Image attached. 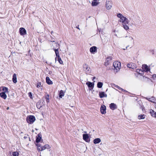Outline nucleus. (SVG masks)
<instances>
[{
	"label": "nucleus",
	"mask_w": 156,
	"mask_h": 156,
	"mask_svg": "<svg viewBox=\"0 0 156 156\" xmlns=\"http://www.w3.org/2000/svg\"><path fill=\"white\" fill-rule=\"evenodd\" d=\"M128 47V46H127L126 47V48H124L123 49L124 50H125L126 49H127V48Z\"/></svg>",
	"instance_id": "obj_38"
},
{
	"label": "nucleus",
	"mask_w": 156,
	"mask_h": 156,
	"mask_svg": "<svg viewBox=\"0 0 156 156\" xmlns=\"http://www.w3.org/2000/svg\"><path fill=\"white\" fill-rule=\"evenodd\" d=\"M46 101L47 103L49 102V96L48 94L45 96Z\"/></svg>",
	"instance_id": "obj_34"
},
{
	"label": "nucleus",
	"mask_w": 156,
	"mask_h": 156,
	"mask_svg": "<svg viewBox=\"0 0 156 156\" xmlns=\"http://www.w3.org/2000/svg\"><path fill=\"white\" fill-rule=\"evenodd\" d=\"M150 113L152 116L156 118V113L154 110H151Z\"/></svg>",
	"instance_id": "obj_24"
},
{
	"label": "nucleus",
	"mask_w": 156,
	"mask_h": 156,
	"mask_svg": "<svg viewBox=\"0 0 156 156\" xmlns=\"http://www.w3.org/2000/svg\"><path fill=\"white\" fill-rule=\"evenodd\" d=\"M56 44V45H58V44Z\"/></svg>",
	"instance_id": "obj_44"
},
{
	"label": "nucleus",
	"mask_w": 156,
	"mask_h": 156,
	"mask_svg": "<svg viewBox=\"0 0 156 156\" xmlns=\"http://www.w3.org/2000/svg\"><path fill=\"white\" fill-rule=\"evenodd\" d=\"M51 33H53L52 32H51Z\"/></svg>",
	"instance_id": "obj_46"
},
{
	"label": "nucleus",
	"mask_w": 156,
	"mask_h": 156,
	"mask_svg": "<svg viewBox=\"0 0 156 156\" xmlns=\"http://www.w3.org/2000/svg\"><path fill=\"white\" fill-rule=\"evenodd\" d=\"M113 65L115 69L117 70L116 71L119 70L121 67L120 62L118 61L114 62Z\"/></svg>",
	"instance_id": "obj_5"
},
{
	"label": "nucleus",
	"mask_w": 156,
	"mask_h": 156,
	"mask_svg": "<svg viewBox=\"0 0 156 156\" xmlns=\"http://www.w3.org/2000/svg\"><path fill=\"white\" fill-rule=\"evenodd\" d=\"M99 3L98 0H93L91 3V5L92 6H96Z\"/></svg>",
	"instance_id": "obj_13"
},
{
	"label": "nucleus",
	"mask_w": 156,
	"mask_h": 156,
	"mask_svg": "<svg viewBox=\"0 0 156 156\" xmlns=\"http://www.w3.org/2000/svg\"><path fill=\"white\" fill-rule=\"evenodd\" d=\"M19 155V153L16 151L12 153V155L13 156H18Z\"/></svg>",
	"instance_id": "obj_35"
},
{
	"label": "nucleus",
	"mask_w": 156,
	"mask_h": 156,
	"mask_svg": "<svg viewBox=\"0 0 156 156\" xmlns=\"http://www.w3.org/2000/svg\"><path fill=\"white\" fill-rule=\"evenodd\" d=\"M51 33H53L52 32H51Z\"/></svg>",
	"instance_id": "obj_47"
},
{
	"label": "nucleus",
	"mask_w": 156,
	"mask_h": 156,
	"mask_svg": "<svg viewBox=\"0 0 156 156\" xmlns=\"http://www.w3.org/2000/svg\"><path fill=\"white\" fill-rule=\"evenodd\" d=\"M112 86L113 87H116V88H118L119 90H121L122 91H126L125 90H124V89H122V88H121V87H119L118 86L114 84H112Z\"/></svg>",
	"instance_id": "obj_26"
},
{
	"label": "nucleus",
	"mask_w": 156,
	"mask_h": 156,
	"mask_svg": "<svg viewBox=\"0 0 156 156\" xmlns=\"http://www.w3.org/2000/svg\"><path fill=\"white\" fill-rule=\"evenodd\" d=\"M85 66L86 67H84V68L86 69H85V71L87 73H90L91 70L90 68L89 67L86 65Z\"/></svg>",
	"instance_id": "obj_25"
},
{
	"label": "nucleus",
	"mask_w": 156,
	"mask_h": 156,
	"mask_svg": "<svg viewBox=\"0 0 156 156\" xmlns=\"http://www.w3.org/2000/svg\"><path fill=\"white\" fill-rule=\"evenodd\" d=\"M146 115H141L138 116V119L139 120L144 119L145 118Z\"/></svg>",
	"instance_id": "obj_30"
},
{
	"label": "nucleus",
	"mask_w": 156,
	"mask_h": 156,
	"mask_svg": "<svg viewBox=\"0 0 156 156\" xmlns=\"http://www.w3.org/2000/svg\"><path fill=\"white\" fill-rule=\"evenodd\" d=\"M99 96L101 98L104 97H106L107 96V94L104 92H99Z\"/></svg>",
	"instance_id": "obj_18"
},
{
	"label": "nucleus",
	"mask_w": 156,
	"mask_h": 156,
	"mask_svg": "<svg viewBox=\"0 0 156 156\" xmlns=\"http://www.w3.org/2000/svg\"><path fill=\"white\" fill-rule=\"evenodd\" d=\"M86 84L89 87L91 88L92 89L93 88L94 85V83L87 82L86 83Z\"/></svg>",
	"instance_id": "obj_12"
},
{
	"label": "nucleus",
	"mask_w": 156,
	"mask_h": 156,
	"mask_svg": "<svg viewBox=\"0 0 156 156\" xmlns=\"http://www.w3.org/2000/svg\"><path fill=\"white\" fill-rule=\"evenodd\" d=\"M56 58H55V62H56Z\"/></svg>",
	"instance_id": "obj_43"
},
{
	"label": "nucleus",
	"mask_w": 156,
	"mask_h": 156,
	"mask_svg": "<svg viewBox=\"0 0 156 156\" xmlns=\"http://www.w3.org/2000/svg\"><path fill=\"white\" fill-rule=\"evenodd\" d=\"M136 72L138 73L139 74H144V71L143 70L141 69H137L136 70Z\"/></svg>",
	"instance_id": "obj_31"
},
{
	"label": "nucleus",
	"mask_w": 156,
	"mask_h": 156,
	"mask_svg": "<svg viewBox=\"0 0 156 156\" xmlns=\"http://www.w3.org/2000/svg\"><path fill=\"white\" fill-rule=\"evenodd\" d=\"M83 139L87 142L89 141V136L88 134H83Z\"/></svg>",
	"instance_id": "obj_11"
},
{
	"label": "nucleus",
	"mask_w": 156,
	"mask_h": 156,
	"mask_svg": "<svg viewBox=\"0 0 156 156\" xmlns=\"http://www.w3.org/2000/svg\"><path fill=\"white\" fill-rule=\"evenodd\" d=\"M125 37L126 38V39L129 41H132L133 40V38L131 37L130 36H126Z\"/></svg>",
	"instance_id": "obj_28"
},
{
	"label": "nucleus",
	"mask_w": 156,
	"mask_h": 156,
	"mask_svg": "<svg viewBox=\"0 0 156 156\" xmlns=\"http://www.w3.org/2000/svg\"><path fill=\"white\" fill-rule=\"evenodd\" d=\"M142 68L144 71L147 72L149 71L150 69L149 67L146 65L144 64L142 65Z\"/></svg>",
	"instance_id": "obj_9"
},
{
	"label": "nucleus",
	"mask_w": 156,
	"mask_h": 156,
	"mask_svg": "<svg viewBox=\"0 0 156 156\" xmlns=\"http://www.w3.org/2000/svg\"><path fill=\"white\" fill-rule=\"evenodd\" d=\"M65 91L62 90H61L60 91L59 94V97L60 98H62V97L64 96L65 94Z\"/></svg>",
	"instance_id": "obj_23"
},
{
	"label": "nucleus",
	"mask_w": 156,
	"mask_h": 156,
	"mask_svg": "<svg viewBox=\"0 0 156 156\" xmlns=\"http://www.w3.org/2000/svg\"><path fill=\"white\" fill-rule=\"evenodd\" d=\"M90 52L92 54H94L97 51V48L95 46L91 47L90 49Z\"/></svg>",
	"instance_id": "obj_10"
},
{
	"label": "nucleus",
	"mask_w": 156,
	"mask_h": 156,
	"mask_svg": "<svg viewBox=\"0 0 156 156\" xmlns=\"http://www.w3.org/2000/svg\"><path fill=\"white\" fill-rule=\"evenodd\" d=\"M112 59V57H109L107 58L105 62L104 65L105 66H107L109 64L110 61Z\"/></svg>",
	"instance_id": "obj_8"
},
{
	"label": "nucleus",
	"mask_w": 156,
	"mask_h": 156,
	"mask_svg": "<svg viewBox=\"0 0 156 156\" xmlns=\"http://www.w3.org/2000/svg\"><path fill=\"white\" fill-rule=\"evenodd\" d=\"M51 33H53L52 32H51Z\"/></svg>",
	"instance_id": "obj_45"
},
{
	"label": "nucleus",
	"mask_w": 156,
	"mask_h": 156,
	"mask_svg": "<svg viewBox=\"0 0 156 156\" xmlns=\"http://www.w3.org/2000/svg\"><path fill=\"white\" fill-rule=\"evenodd\" d=\"M101 142V140L99 138H97L94 139V144H97Z\"/></svg>",
	"instance_id": "obj_22"
},
{
	"label": "nucleus",
	"mask_w": 156,
	"mask_h": 156,
	"mask_svg": "<svg viewBox=\"0 0 156 156\" xmlns=\"http://www.w3.org/2000/svg\"><path fill=\"white\" fill-rule=\"evenodd\" d=\"M3 91L2 92H4V93H8V88L5 87H2V90Z\"/></svg>",
	"instance_id": "obj_21"
},
{
	"label": "nucleus",
	"mask_w": 156,
	"mask_h": 156,
	"mask_svg": "<svg viewBox=\"0 0 156 156\" xmlns=\"http://www.w3.org/2000/svg\"><path fill=\"white\" fill-rule=\"evenodd\" d=\"M2 90V87H0V92H1Z\"/></svg>",
	"instance_id": "obj_37"
},
{
	"label": "nucleus",
	"mask_w": 156,
	"mask_h": 156,
	"mask_svg": "<svg viewBox=\"0 0 156 156\" xmlns=\"http://www.w3.org/2000/svg\"><path fill=\"white\" fill-rule=\"evenodd\" d=\"M95 79V77H93V80H94V79Z\"/></svg>",
	"instance_id": "obj_39"
},
{
	"label": "nucleus",
	"mask_w": 156,
	"mask_h": 156,
	"mask_svg": "<svg viewBox=\"0 0 156 156\" xmlns=\"http://www.w3.org/2000/svg\"><path fill=\"white\" fill-rule=\"evenodd\" d=\"M35 120L34 116L32 115L28 116L26 118L27 122L30 124L33 123Z\"/></svg>",
	"instance_id": "obj_4"
},
{
	"label": "nucleus",
	"mask_w": 156,
	"mask_h": 156,
	"mask_svg": "<svg viewBox=\"0 0 156 156\" xmlns=\"http://www.w3.org/2000/svg\"><path fill=\"white\" fill-rule=\"evenodd\" d=\"M54 50L55 51L56 55V56L57 57V58L59 57L60 56L59 55V52L58 51V49H54Z\"/></svg>",
	"instance_id": "obj_27"
},
{
	"label": "nucleus",
	"mask_w": 156,
	"mask_h": 156,
	"mask_svg": "<svg viewBox=\"0 0 156 156\" xmlns=\"http://www.w3.org/2000/svg\"><path fill=\"white\" fill-rule=\"evenodd\" d=\"M9 107H7V110H8L9 109Z\"/></svg>",
	"instance_id": "obj_42"
},
{
	"label": "nucleus",
	"mask_w": 156,
	"mask_h": 156,
	"mask_svg": "<svg viewBox=\"0 0 156 156\" xmlns=\"http://www.w3.org/2000/svg\"><path fill=\"white\" fill-rule=\"evenodd\" d=\"M29 96L30 98L32 99V93L31 92H30L28 93Z\"/></svg>",
	"instance_id": "obj_36"
},
{
	"label": "nucleus",
	"mask_w": 156,
	"mask_h": 156,
	"mask_svg": "<svg viewBox=\"0 0 156 156\" xmlns=\"http://www.w3.org/2000/svg\"><path fill=\"white\" fill-rule=\"evenodd\" d=\"M117 16L119 18V22L122 23V27L126 30L129 29L128 25L129 23V20L128 19L124 17L121 13H118L117 15Z\"/></svg>",
	"instance_id": "obj_1"
},
{
	"label": "nucleus",
	"mask_w": 156,
	"mask_h": 156,
	"mask_svg": "<svg viewBox=\"0 0 156 156\" xmlns=\"http://www.w3.org/2000/svg\"><path fill=\"white\" fill-rule=\"evenodd\" d=\"M58 60V61L59 63L61 64H63V62L61 58L60 57L57 58Z\"/></svg>",
	"instance_id": "obj_33"
},
{
	"label": "nucleus",
	"mask_w": 156,
	"mask_h": 156,
	"mask_svg": "<svg viewBox=\"0 0 156 156\" xmlns=\"http://www.w3.org/2000/svg\"><path fill=\"white\" fill-rule=\"evenodd\" d=\"M19 32L20 34L22 36H23L27 34L26 30L23 27H21L20 28Z\"/></svg>",
	"instance_id": "obj_7"
},
{
	"label": "nucleus",
	"mask_w": 156,
	"mask_h": 156,
	"mask_svg": "<svg viewBox=\"0 0 156 156\" xmlns=\"http://www.w3.org/2000/svg\"><path fill=\"white\" fill-rule=\"evenodd\" d=\"M112 3L111 0H106L105 6L106 9L108 10H109L112 7Z\"/></svg>",
	"instance_id": "obj_3"
},
{
	"label": "nucleus",
	"mask_w": 156,
	"mask_h": 156,
	"mask_svg": "<svg viewBox=\"0 0 156 156\" xmlns=\"http://www.w3.org/2000/svg\"><path fill=\"white\" fill-rule=\"evenodd\" d=\"M37 87L38 88H40L41 90H42V86L41 85V82H38L37 83L36 85Z\"/></svg>",
	"instance_id": "obj_29"
},
{
	"label": "nucleus",
	"mask_w": 156,
	"mask_h": 156,
	"mask_svg": "<svg viewBox=\"0 0 156 156\" xmlns=\"http://www.w3.org/2000/svg\"><path fill=\"white\" fill-rule=\"evenodd\" d=\"M12 80L13 82L14 83H16L17 82V76L16 74L14 73L13 74Z\"/></svg>",
	"instance_id": "obj_20"
},
{
	"label": "nucleus",
	"mask_w": 156,
	"mask_h": 156,
	"mask_svg": "<svg viewBox=\"0 0 156 156\" xmlns=\"http://www.w3.org/2000/svg\"><path fill=\"white\" fill-rule=\"evenodd\" d=\"M109 107L112 110H114L117 108L116 105L113 103H112L110 104V105Z\"/></svg>",
	"instance_id": "obj_15"
},
{
	"label": "nucleus",
	"mask_w": 156,
	"mask_h": 156,
	"mask_svg": "<svg viewBox=\"0 0 156 156\" xmlns=\"http://www.w3.org/2000/svg\"><path fill=\"white\" fill-rule=\"evenodd\" d=\"M41 135L38 134L36 136V142L39 144L38 143L40 142L41 140Z\"/></svg>",
	"instance_id": "obj_17"
},
{
	"label": "nucleus",
	"mask_w": 156,
	"mask_h": 156,
	"mask_svg": "<svg viewBox=\"0 0 156 156\" xmlns=\"http://www.w3.org/2000/svg\"><path fill=\"white\" fill-rule=\"evenodd\" d=\"M103 85V83H102L101 82H99L97 84V87L99 88H101L102 87Z\"/></svg>",
	"instance_id": "obj_32"
},
{
	"label": "nucleus",
	"mask_w": 156,
	"mask_h": 156,
	"mask_svg": "<svg viewBox=\"0 0 156 156\" xmlns=\"http://www.w3.org/2000/svg\"><path fill=\"white\" fill-rule=\"evenodd\" d=\"M46 82L48 84H52L53 83L52 81L50 80L49 77L47 76L46 78Z\"/></svg>",
	"instance_id": "obj_19"
},
{
	"label": "nucleus",
	"mask_w": 156,
	"mask_h": 156,
	"mask_svg": "<svg viewBox=\"0 0 156 156\" xmlns=\"http://www.w3.org/2000/svg\"><path fill=\"white\" fill-rule=\"evenodd\" d=\"M0 96L2 98L5 100L7 97V96L5 93L4 92H1L0 93Z\"/></svg>",
	"instance_id": "obj_16"
},
{
	"label": "nucleus",
	"mask_w": 156,
	"mask_h": 156,
	"mask_svg": "<svg viewBox=\"0 0 156 156\" xmlns=\"http://www.w3.org/2000/svg\"><path fill=\"white\" fill-rule=\"evenodd\" d=\"M37 146V150L38 151H41L45 150V149H49L51 147L49 145L47 144L44 145H42L40 143L36 144Z\"/></svg>",
	"instance_id": "obj_2"
},
{
	"label": "nucleus",
	"mask_w": 156,
	"mask_h": 156,
	"mask_svg": "<svg viewBox=\"0 0 156 156\" xmlns=\"http://www.w3.org/2000/svg\"><path fill=\"white\" fill-rule=\"evenodd\" d=\"M155 108H156V103L155 104Z\"/></svg>",
	"instance_id": "obj_40"
},
{
	"label": "nucleus",
	"mask_w": 156,
	"mask_h": 156,
	"mask_svg": "<svg viewBox=\"0 0 156 156\" xmlns=\"http://www.w3.org/2000/svg\"><path fill=\"white\" fill-rule=\"evenodd\" d=\"M100 111L101 113L102 114H105L106 113V107L104 105H101L100 108Z\"/></svg>",
	"instance_id": "obj_6"
},
{
	"label": "nucleus",
	"mask_w": 156,
	"mask_h": 156,
	"mask_svg": "<svg viewBox=\"0 0 156 156\" xmlns=\"http://www.w3.org/2000/svg\"><path fill=\"white\" fill-rule=\"evenodd\" d=\"M127 66L128 67L133 69L136 67V65L135 64L132 63L128 64L127 65Z\"/></svg>",
	"instance_id": "obj_14"
},
{
	"label": "nucleus",
	"mask_w": 156,
	"mask_h": 156,
	"mask_svg": "<svg viewBox=\"0 0 156 156\" xmlns=\"http://www.w3.org/2000/svg\"><path fill=\"white\" fill-rule=\"evenodd\" d=\"M76 28H77L78 29H79V30H80V28H79V27H76Z\"/></svg>",
	"instance_id": "obj_41"
}]
</instances>
